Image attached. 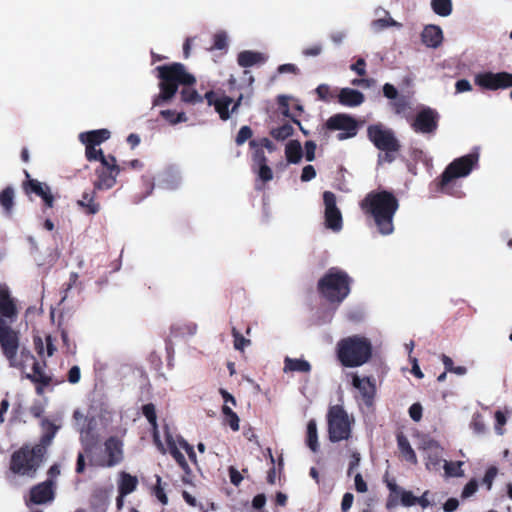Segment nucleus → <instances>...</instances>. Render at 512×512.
<instances>
[{"label":"nucleus","mask_w":512,"mask_h":512,"mask_svg":"<svg viewBox=\"0 0 512 512\" xmlns=\"http://www.w3.org/2000/svg\"><path fill=\"white\" fill-rule=\"evenodd\" d=\"M143 415L147 418V420L149 421V423L152 425L153 427V439H154V442L156 444V446L158 447V449L161 451V452H165V448H164V445L163 443L161 442L160 440V436H159V431L157 429V417H156V412H155V407L153 404H146L143 406Z\"/></svg>","instance_id":"obj_30"},{"label":"nucleus","mask_w":512,"mask_h":512,"mask_svg":"<svg viewBox=\"0 0 512 512\" xmlns=\"http://www.w3.org/2000/svg\"><path fill=\"white\" fill-rule=\"evenodd\" d=\"M410 417L418 422L422 418V406L419 403H414L409 408Z\"/></svg>","instance_id":"obj_60"},{"label":"nucleus","mask_w":512,"mask_h":512,"mask_svg":"<svg viewBox=\"0 0 512 512\" xmlns=\"http://www.w3.org/2000/svg\"><path fill=\"white\" fill-rule=\"evenodd\" d=\"M181 101L187 104L202 103L203 97L193 88V86H183L180 91Z\"/></svg>","instance_id":"obj_37"},{"label":"nucleus","mask_w":512,"mask_h":512,"mask_svg":"<svg viewBox=\"0 0 512 512\" xmlns=\"http://www.w3.org/2000/svg\"><path fill=\"white\" fill-rule=\"evenodd\" d=\"M97 179L94 181V187L98 190L110 189L116 184V177L120 172L112 171L108 166L100 164L95 170Z\"/></svg>","instance_id":"obj_22"},{"label":"nucleus","mask_w":512,"mask_h":512,"mask_svg":"<svg viewBox=\"0 0 512 512\" xmlns=\"http://www.w3.org/2000/svg\"><path fill=\"white\" fill-rule=\"evenodd\" d=\"M464 465L463 461L449 462L444 461L443 468L446 477H463L464 471L462 466Z\"/></svg>","instance_id":"obj_42"},{"label":"nucleus","mask_w":512,"mask_h":512,"mask_svg":"<svg viewBox=\"0 0 512 512\" xmlns=\"http://www.w3.org/2000/svg\"><path fill=\"white\" fill-rule=\"evenodd\" d=\"M105 455L103 458L93 457L91 462L101 467L115 466L123 457L122 443L114 437L109 438L105 442Z\"/></svg>","instance_id":"obj_16"},{"label":"nucleus","mask_w":512,"mask_h":512,"mask_svg":"<svg viewBox=\"0 0 512 512\" xmlns=\"http://www.w3.org/2000/svg\"><path fill=\"white\" fill-rule=\"evenodd\" d=\"M433 12L441 17H447L452 12L451 0H431Z\"/></svg>","instance_id":"obj_39"},{"label":"nucleus","mask_w":512,"mask_h":512,"mask_svg":"<svg viewBox=\"0 0 512 512\" xmlns=\"http://www.w3.org/2000/svg\"><path fill=\"white\" fill-rule=\"evenodd\" d=\"M400 24H398L394 19H392L391 17H386V18H379V19H376L373 21V26L376 28V29H385L387 27H391V26H399Z\"/></svg>","instance_id":"obj_53"},{"label":"nucleus","mask_w":512,"mask_h":512,"mask_svg":"<svg viewBox=\"0 0 512 512\" xmlns=\"http://www.w3.org/2000/svg\"><path fill=\"white\" fill-rule=\"evenodd\" d=\"M251 327L246 325L245 322H237V325L232 327V334L234 337V348L236 350L243 351L246 347L251 344L250 339L245 337L249 335Z\"/></svg>","instance_id":"obj_28"},{"label":"nucleus","mask_w":512,"mask_h":512,"mask_svg":"<svg viewBox=\"0 0 512 512\" xmlns=\"http://www.w3.org/2000/svg\"><path fill=\"white\" fill-rule=\"evenodd\" d=\"M353 278L343 269L330 267L317 281L316 292L331 311H336L350 295Z\"/></svg>","instance_id":"obj_3"},{"label":"nucleus","mask_w":512,"mask_h":512,"mask_svg":"<svg viewBox=\"0 0 512 512\" xmlns=\"http://www.w3.org/2000/svg\"><path fill=\"white\" fill-rule=\"evenodd\" d=\"M350 69L354 71L358 76L363 77L366 75V61L363 58L357 59L355 63L350 66Z\"/></svg>","instance_id":"obj_57"},{"label":"nucleus","mask_w":512,"mask_h":512,"mask_svg":"<svg viewBox=\"0 0 512 512\" xmlns=\"http://www.w3.org/2000/svg\"><path fill=\"white\" fill-rule=\"evenodd\" d=\"M340 364L347 368H356L368 363L372 357V342L365 336L351 335L340 339L335 347Z\"/></svg>","instance_id":"obj_5"},{"label":"nucleus","mask_w":512,"mask_h":512,"mask_svg":"<svg viewBox=\"0 0 512 512\" xmlns=\"http://www.w3.org/2000/svg\"><path fill=\"white\" fill-rule=\"evenodd\" d=\"M138 479L135 476H132L126 472H122L120 475L119 482V493L121 496H126L137 488Z\"/></svg>","instance_id":"obj_32"},{"label":"nucleus","mask_w":512,"mask_h":512,"mask_svg":"<svg viewBox=\"0 0 512 512\" xmlns=\"http://www.w3.org/2000/svg\"><path fill=\"white\" fill-rule=\"evenodd\" d=\"M329 440L333 443L348 440L352 433L354 418L343 407L335 405L327 414Z\"/></svg>","instance_id":"obj_9"},{"label":"nucleus","mask_w":512,"mask_h":512,"mask_svg":"<svg viewBox=\"0 0 512 512\" xmlns=\"http://www.w3.org/2000/svg\"><path fill=\"white\" fill-rule=\"evenodd\" d=\"M96 190L94 187L90 191H84L81 199L77 201V205L87 215H95L100 211V203L95 201Z\"/></svg>","instance_id":"obj_29"},{"label":"nucleus","mask_w":512,"mask_h":512,"mask_svg":"<svg viewBox=\"0 0 512 512\" xmlns=\"http://www.w3.org/2000/svg\"><path fill=\"white\" fill-rule=\"evenodd\" d=\"M0 205L7 216L12 214L14 207V189L11 186H7L1 191Z\"/></svg>","instance_id":"obj_34"},{"label":"nucleus","mask_w":512,"mask_h":512,"mask_svg":"<svg viewBox=\"0 0 512 512\" xmlns=\"http://www.w3.org/2000/svg\"><path fill=\"white\" fill-rule=\"evenodd\" d=\"M316 171L312 165H307L302 169L301 181L308 182L315 178Z\"/></svg>","instance_id":"obj_61"},{"label":"nucleus","mask_w":512,"mask_h":512,"mask_svg":"<svg viewBox=\"0 0 512 512\" xmlns=\"http://www.w3.org/2000/svg\"><path fill=\"white\" fill-rule=\"evenodd\" d=\"M478 161L479 154L477 152L454 159L446 166L442 174L434 180L436 191L453 195L454 182L458 178L467 177L478 166Z\"/></svg>","instance_id":"obj_6"},{"label":"nucleus","mask_w":512,"mask_h":512,"mask_svg":"<svg viewBox=\"0 0 512 512\" xmlns=\"http://www.w3.org/2000/svg\"><path fill=\"white\" fill-rule=\"evenodd\" d=\"M406 118L411 129L418 134L434 135L439 127V113L428 106L421 107L414 117Z\"/></svg>","instance_id":"obj_10"},{"label":"nucleus","mask_w":512,"mask_h":512,"mask_svg":"<svg viewBox=\"0 0 512 512\" xmlns=\"http://www.w3.org/2000/svg\"><path fill=\"white\" fill-rule=\"evenodd\" d=\"M367 137L380 151L385 152L384 160L391 163L395 160L401 144L394 131L381 123L372 124L367 127Z\"/></svg>","instance_id":"obj_7"},{"label":"nucleus","mask_w":512,"mask_h":512,"mask_svg":"<svg viewBox=\"0 0 512 512\" xmlns=\"http://www.w3.org/2000/svg\"><path fill=\"white\" fill-rule=\"evenodd\" d=\"M24 173L27 177V180L23 182L24 192L27 195L35 194L36 196L40 197L43 200L44 206L46 208H53L55 198L51 192L50 187L44 182H40L36 179L30 178V174L26 170L24 171Z\"/></svg>","instance_id":"obj_15"},{"label":"nucleus","mask_w":512,"mask_h":512,"mask_svg":"<svg viewBox=\"0 0 512 512\" xmlns=\"http://www.w3.org/2000/svg\"><path fill=\"white\" fill-rule=\"evenodd\" d=\"M352 385L360 392L365 402L370 404L375 394V386L371 379L352 374Z\"/></svg>","instance_id":"obj_25"},{"label":"nucleus","mask_w":512,"mask_h":512,"mask_svg":"<svg viewBox=\"0 0 512 512\" xmlns=\"http://www.w3.org/2000/svg\"><path fill=\"white\" fill-rule=\"evenodd\" d=\"M293 132L294 129L292 125L286 123L282 126L272 129L270 134L276 140H285L292 136Z\"/></svg>","instance_id":"obj_47"},{"label":"nucleus","mask_w":512,"mask_h":512,"mask_svg":"<svg viewBox=\"0 0 512 512\" xmlns=\"http://www.w3.org/2000/svg\"><path fill=\"white\" fill-rule=\"evenodd\" d=\"M228 46L227 36L224 32H218L213 36V44L210 46L209 50H223Z\"/></svg>","instance_id":"obj_49"},{"label":"nucleus","mask_w":512,"mask_h":512,"mask_svg":"<svg viewBox=\"0 0 512 512\" xmlns=\"http://www.w3.org/2000/svg\"><path fill=\"white\" fill-rule=\"evenodd\" d=\"M0 346L6 358H14V352L20 349L19 332L8 322H0Z\"/></svg>","instance_id":"obj_18"},{"label":"nucleus","mask_w":512,"mask_h":512,"mask_svg":"<svg viewBox=\"0 0 512 512\" xmlns=\"http://www.w3.org/2000/svg\"><path fill=\"white\" fill-rule=\"evenodd\" d=\"M383 94L386 98L395 100L398 98V91L397 89L390 83H386L383 86Z\"/></svg>","instance_id":"obj_62"},{"label":"nucleus","mask_w":512,"mask_h":512,"mask_svg":"<svg viewBox=\"0 0 512 512\" xmlns=\"http://www.w3.org/2000/svg\"><path fill=\"white\" fill-rule=\"evenodd\" d=\"M196 330L197 326L193 322H178V325L173 328V332L179 337L193 336Z\"/></svg>","instance_id":"obj_43"},{"label":"nucleus","mask_w":512,"mask_h":512,"mask_svg":"<svg viewBox=\"0 0 512 512\" xmlns=\"http://www.w3.org/2000/svg\"><path fill=\"white\" fill-rule=\"evenodd\" d=\"M421 448L425 452V466L428 470L438 471L443 462V448L433 439H424Z\"/></svg>","instance_id":"obj_19"},{"label":"nucleus","mask_w":512,"mask_h":512,"mask_svg":"<svg viewBox=\"0 0 512 512\" xmlns=\"http://www.w3.org/2000/svg\"><path fill=\"white\" fill-rule=\"evenodd\" d=\"M323 202L325 205V224L327 228L333 231H339L342 228V214L336 205V196L331 191L323 193Z\"/></svg>","instance_id":"obj_17"},{"label":"nucleus","mask_w":512,"mask_h":512,"mask_svg":"<svg viewBox=\"0 0 512 512\" xmlns=\"http://www.w3.org/2000/svg\"><path fill=\"white\" fill-rule=\"evenodd\" d=\"M325 126L331 131H342L337 135L339 140L355 137L358 132L356 119L344 113H338L328 118Z\"/></svg>","instance_id":"obj_13"},{"label":"nucleus","mask_w":512,"mask_h":512,"mask_svg":"<svg viewBox=\"0 0 512 512\" xmlns=\"http://www.w3.org/2000/svg\"><path fill=\"white\" fill-rule=\"evenodd\" d=\"M253 135V131L249 126H242L237 133L235 138V142L238 146L243 145L247 140H249Z\"/></svg>","instance_id":"obj_50"},{"label":"nucleus","mask_w":512,"mask_h":512,"mask_svg":"<svg viewBox=\"0 0 512 512\" xmlns=\"http://www.w3.org/2000/svg\"><path fill=\"white\" fill-rule=\"evenodd\" d=\"M323 51V47L321 44H314L312 46L306 47L302 50V54L305 57H317Z\"/></svg>","instance_id":"obj_58"},{"label":"nucleus","mask_w":512,"mask_h":512,"mask_svg":"<svg viewBox=\"0 0 512 512\" xmlns=\"http://www.w3.org/2000/svg\"><path fill=\"white\" fill-rule=\"evenodd\" d=\"M363 213L370 216L382 235L394 231L393 219L399 208V201L393 192L387 190L371 191L360 202Z\"/></svg>","instance_id":"obj_1"},{"label":"nucleus","mask_w":512,"mask_h":512,"mask_svg":"<svg viewBox=\"0 0 512 512\" xmlns=\"http://www.w3.org/2000/svg\"><path fill=\"white\" fill-rule=\"evenodd\" d=\"M354 496L352 493H345L341 502V510L342 512H348L353 504Z\"/></svg>","instance_id":"obj_64"},{"label":"nucleus","mask_w":512,"mask_h":512,"mask_svg":"<svg viewBox=\"0 0 512 512\" xmlns=\"http://www.w3.org/2000/svg\"><path fill=\"white\" fill-rule=\"evenodd\" d=\"M338 102L347 107H357L361 105L365 96L362 92L352 88H342L337 95Z\"/></svg>","instance_id":"obj_24"},{"label":"nucleus","mask_w":512,"mask_h":512,"mask_svg":"<svg viewBox=\"0 0 512 512\" xmlns=\"http://www.w3.org/2000/svg\"><path fill=\"white\" fill-rule=\"evenodd\" d=\"M204 99L209 106H214L221 120L227 121L230 118L231 110H229V106L233 102L231 97L224 94L218 97L216 92L210 90L205 93Z\"/></svg>","instance_id":"obj_21"},{"label":"nucleus","mask_w":512,"mask_h":512,"mask_svg":"<svg viewBox=\"0 0 512 512\" xmlns=\"http://www.w3.org/2000/svg\"><path fill=\"white\" fill-rule=\"evenodd\" d=\"M111 136L108 129H97L79 134V141L84 145L99 146L103 142L107 141Z\"/></svg>","instance_id":"obj_27"},{"label":"nucleus","mask_w":512,"mask_h":512,"mask_svg":"<svg viewBox=\"0 0 512 512\" xmlns=\"http://www.w3.org/2000/svg\"><path fill=\"white\" fill-rule=\"evenodd\" d=\"M478 490V482L475 479L470 480L463 488L462 498L466 499L473 496Z\"/></svg>","instance_id":"obj_54"},{"label":"nucleus","mask_w":512,"mask_h":512,"mask_svg":"<svg viewBox=\"0 0 512 512\" xmlns=\"http://www.w3.org/2000/svg\"><path fill=\"white\" fill-rule=\"evenodd\" d=\"M317 98L323 102H330L337 98V89H332L328 84H320L315 89Z\"/></svg>","instance_id":"obj_41"},{"label":"nucleus","mask_w":512,"mask_h":512,"mask_svg":"<svg viewBox=\"0 0 512 512\" xmlns=\"http://www.w3.org/2000/svg\"><path fill=\"white\" fill-rule=\"evenodd\" d=\"M60 426V424L51 422L48 419H43L41 422L43 434L40 444L35 445L31 449L25 446L14 452L10 461V469L12 472L32 476L42 461L46 447L52 443Z\"/></svg>","instance_id":"obj_2"},{"label":"nucleus","mask_w":512,"mask_h":512,"mask_svg":"<svg viewBox=\"0 0 512 512\" xmlns=\"http://www.w3.org/2000/svg\"><path fill=\"white\" fill-rule=\"evenodd\" d=\"M423 44L430 48H437L442 44L443 32L437 25H427L421 33Z\"/></svg>","instance_id":"obj_26"},{"label":"nucleus","mask_w":512,"mask_h":512,"mask_svg":"<svg viewBox=\"0 0 512 512\" xmlns=\"http://www.w3.org/2000/svg\"><path fill=\"white\" fill-rule=\"evenodd\" d=\"M11 367L20 369L26 378L41 385H48L50 377L47 376L36 361L34 355L26 347L14 352V358H7Z\"/></svg>","instance_id":"obj_8"},{"label":"nucleus","mask_w":512,"mask_h":512,"mask_svg":"<svg viewBox=\"0 0 512 512\" xmlns=\"http://www.w3.org/2000/svg\"><path fill=\"white\" fill-rule=\"evenodd\" d=\"M161 482V477L157 475L156 486L154 488V495L163 505H166L168 503V498L165 494L164 487L162 486Z\"/></svg>","instance_id":"obj_52"},{"label":"nucleus","mask_w":512,"mask_h":512,"mask_svg":"<svg viewBox=\"0 0 512 512\" xmlns=\"http://www.w3.org/2000/svg\"><path fill=\"white\" fill-rule=\"evenodd\" d=\"M397 442H398L399 450H400L401 454L403 455V457L408 462L416 464L417 457H416V454H415L413 448L411 447L408 439L403 435H399L397 438Z\"/></svg>","instance_id":"obj_35"},{"label":"nucleus","mask_w":512,"mask_h":512,"mask_svg":"<svg viewBox=\"0 0 512 512\" xmlns=\"http://www.w3.org/2000/svg\"><path fill=\"white\" fill-rule=\"evenodd\" d=\"M307 446L313 451L317 452L319 448L318 444V432L317 424L315 420H310L307 424Z\"/></svg>","instance_id":"obj_36"},{"label":"nucleus","mask_w":512,"mask_h":512,"mask_svg":"<svg viewBox=\"0 0 512 512\" xmlns=\"http://www.w3.org/2000/svg\"><path fill=\"white\" fill-rule=\"evenodd\" d=\"M18 313L17 300L12 297L7 285L0 284V320H14Z\"/></svg>","instance_id":"obj_20"},{"label":"nucleus","mask_w":512,"mask_h":512,"mask_svg":"<svg viewBox=\"0 0 512 512\" xmlns=\"http://www.w3.org/2000/svg\"><path fill=\"white\" fill-rule=\"evenodd\" d=\"M156 71L160 91L153 98V107L169 103L176 95L179 86H194L196 84L195 76L186 70L184 64L179 62L157 66Z\"/></svg>","instance_id":"obj_4"},{"label":"nucleus","mask_w":512,"mask_h":512,"mask_svg":"<svg viewBox=\"0 0 512 512\" xmlns=\"http://www.w3.org/2000/svg\"><path fill=\"white\" fill-rule=\"evenodd\" d=\"M73 417L76 422L77 430L80 433V440L85 448V452L90 454L92 448L99 440V434L96 429V419L94 417L85 416L79 410L74 412Z\"/></svg>","instance_id":"obj_11"},{"label":"nucleus","mask_w":512,"mask_h":512,"mask_svg":"<svg viewBox=\"0 0 512 512\" xmlns=\"http://www.w3.org/2000/svg\"><path fill=\"white\" fill-rule=\"evenodd\" d=\"M285 371L287 370H290V371H298V372H310L311 370V365L308 361L306 360H303V359H291V358H286L285 359Z\"/></svg>","instance_id":"obj_38"},{"label":"nucleus","mask_w":512,"mask_h":512,"mask_svg":"<svg viewBox=\"0 0 512 512\" xmlns=\"http://www.w3.org/2000/svg\"><path fill=\"white\" fill-rule=\"evenodd\" d=\"M160 116L170 125H176L187 121L185 112H176L175 110L170 109L161 110Z\"/></svg>","instance_id":"obj_40"},{"label":"nucleus","mask_w":512,"mask_h":512,"mask_svg":"<svg viewBox=\"0 0 512 512\" xmlns=\"http://www.w3.org/2000/svg\"><path fill=\"white\" fill-rule=\"evenodd\" d=\"M258 177L263 182H268V181L272 180L273 179L272 169L267 164L258 166Z\"/></svg>","instance_id":"obj_55"},{"label":"nucleus","mask_w":512,"mask_h":512,"mask_svg":"<svg viewBox=\"0 0 512 512\" xmlns=\"http://www.w3.org/2000/svg\"><path fill=\"white\" fill-rule=\"evenodd\" d=\"M265 61L266 57L262 53L251 50L242 51L238 54L237 57L238 64L243 68L251 67L256 64H261L264 63Z\"/></svg>","instance_id":"obj_31"},{"label":"nucleus","mask_w":512,"mask_h":512,"mask_svg":"<svg viewBox=\"0 0 512 512\" xmlns=\"http://www.w3.org/2000/svg\"><path fill=\"white\" fill-rule=\"evenodd\" d=\"M166 443L170 454L173 456L176 462L181 466L183 470L188 471L189 466L181 450L186 451L190 458H194L195 453L193 447L190 446L181 437L174 438L169 432H166Z\"/></svg>","instance_id":"obj_14"},{"label":"nucleus","mask_w":512,"mask_h":512,"mask_svg":"<svg viewBox=\"0 0 512 512\" xmlns=\"http://www.w3.org/2000/svg\"><path fill=\"white\" fill-rule=\"evenodd\" d=\"M81 372L78 366H72L68 372V381L71 384H77L80 381Z\"/></svg>","instance_id":"obj_63"},{"label":"nucleus","mask_w":512,"mask_h":512,"mask_svg":"<svg viewBox=\"0 0 512 512\" xmlns=\"http://www.w3.org/2000/svg\"><path fill=\"white\" fill-rule=\"evenodd\" d=\"M285 155L289 163L296 164L300 162L303 155L300 142L298 140L289 141L285 148Z\"/></svg>","instance_id":"obj_33"},{"label":"nucleus","mask_w":512,"mask_h":512,"mask_svg":"<svg viewBox=\"0 0 512 512\" xmlns=\"http://www.w3.org/2000/svg\"><path fill=\"white\" fill-rule=\"evenodd\" d=\"M474 83L483 91H496L512 86V74L506 71L494 73L485 71L474 76Z\"/></svg>","instance_id":"obj_12"},{"label":"nucleus","mask_w":512,"mask_h":512,"mask_svg":"<svg viewBox=\"0 0 512 512\" xmlns=\"http://www.w3.org/2000/svg\"><path fill=\"white\" fill-rule=\"evenodd\" d=\"M316 143L314 141L305 142V158L307 161L315 159Z\"/></svg>","instance_id":"obj_59"},{"label":"nucleus","mask_w":512,"mask_h":512,"mask_svg":"<svg viewBox=\"0 0 512 512\" xmlns=\"http://www.w3.org/2000/svg\"><path fill=\"white\" fill-rule=\"evenodd\" d=\"M401 504L406 507H410L416 504L417 497L410 491L402 490L400 493Z\"/></svg>","instance_id":"obj_56"},{"label":"nucleus","mask_w":512,"mask_h":512,"mask_svg":"<svg viewBox=\"0 0 512 512\" xmlns=\"http://www.w3.org/2000/svg\"><path fill=\"white\" fill-rule=\"evenodd\" d=\"M470 426L476 434H483L486 430L483 417L479 413L473 415Z\"/></svg>","instance_id":"obj_51"},{"label":"nucleus","mask_w":512,"mask_h":512,"mask_svg":"<svg viewBox=\"0 0 512 512\" xmlns=\"http://www.w3.org/2000/svg\"><path fill=\"white\" fill-rule=\"evenodd\" d=\"M94 145H85V157L88 161H99L100 164L106 165L104 153L102 149H97Z\"/></svg>","instance_id":"obj_44"},{"label":"nucleus","mask_w":512,"mask_h":512,"mask_svg":"<svg viewBox=\"0 0 512 512\" xmlns=\"http://www.w3.org/2000/svg\"><path fill=\"white\" fill-rule=\"evenodd\" d=\"M392 110L397 115H404L408 109H411L410 101L405 96H400L391 102Z\"/></svg>","instance_id":"obj_46"},{"label":"nucleus","mask_w":512,"mask_h":512,"mask_svg":"<svg viewBox=\"0 0 512 512\" xmlns=\"http://www.w3.org/2000/svg\"><path fill=\"white\" fill-rule=\"evenodd\" d=\"M222 412L225 416V421L230 426V428L233 431H238L240 420L237 414L233 412L232 408L229 407L228 405H224L222 408Z\"/></svg>","instance_id":"obj_45"},{"label":"nucleus","mask_w":512,"mask_h":512,"mask_svg":"<svg viewBox=\"0 0 512 512\" xmlns=\"http://www.w3.org/2000/svg\"><path fill=\"white\" fill-rule=\"evenodd\" d=\"M251 148H255L253 152L252 159L254 164L257 166H261L263 164H267V158L265 156L264 150L262 148H258V142L256 140H251L249 142Z\"/></svg>","instance_id":"obj_48"},{"label":"nucleus","mask_w":512,"mask_h":512,"mask_svg":"<svg viewBox=\"0 0 512 512\" xmlns=\"http://www.w3.org/2000/svg\"><path fill=\"white\" fill-rule=\"evenodd\" d=\"M54 499L52 481H46L33 487L30 491V501L34 504H45Z\"/></svg>","instance_id":"obj_23"}]
</instances>
